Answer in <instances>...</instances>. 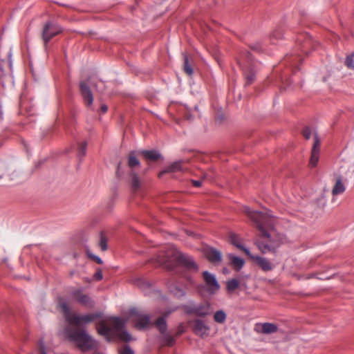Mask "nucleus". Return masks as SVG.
Listing matches in <instances>:
<instances>
[{"instance_id": "nucleus-36", "label": "nucleus", "mask_w": 354, "mask_h": 354, "mask_svg": "<svg viewBox=\"0 0 354 354\" xmlns=\"http://www.w3.org/2000/svg\"><path fill=\"white\" fill-rule=\"evenodd\" d=\"M118 352L119 354H134V351L129 345H124Z\"/></svg>"}, {"instance_id": "nucleus-40", "label": "nucleus", "mask_w": 354, "mask_h": 354, "mask_svg": "<svg viewBox=\"0 0 354 354\" xmlns=\"http://www.w3.org/2000/svg\"><path fill=\"white\" fill-rule=\"evenodd\" d=\"M39 351L40 354H47L44 342L41 339L39 343Z\"/></svg>"}, {"instance_id": "nucleus-3", "label": "nucleus", "mask_w": 354, "mask_h": 354, "mask_svg": "<svg viewBox=\"0 0 354 354\" xmlns=\"http://www.w3.org/2000/svg\"><path fill=\"white\" fill-rule=\"evenodd\" d=\"M157 261L160 265L171 270L176 266H181L191 272L198 270V266L191 256L182 253L173 245L165 246L158 255Z\"/></svg>"}, {"instance_id": "nucleus-46", "label": "nucleus", "mask_w": 354, "mask_h": 354, "mask_svg": "<svg viewBox=\"0 0 354 354\" xmlns=\"http://www.w3.org/2000/svg\"><path fill=\"white\" fill-rule=\"evenodd\" d=\"M183 333V326H180L179 328H178V331L177 333V335H180Z\"/></svg>"}, {"instance_id": "nucleus-17", "label": "nucleus", "mask_w": 354, "mask_h": 354, "mask_svg": "<svg viewBox=\"0 0 354 354\" xmlns=\"http://www.w3.org/2000/svg\"><path fill=\"white\" fill-rule=\"evenodd\" d=\"M184 163L183 160H178L172 164L169 165L168 167H167L164 170L161 171L158 176L161 177L162 175H164L166 173H174L178 171H183L184 170V168L183 167V165Z\"/></svg>"}, {"instance_id": "nucleus-8", "label": "nucleus", "mask_w": 354, "mask_h": 354, "mask_svg": "<svg viewBox=\"0 0 354 354\" xmlns=\"http://www.w3.org/2000/svg\"><path fill=\"white\" fill-rule=\"evenodd\" d=\"M129 315L135 317V327L139 330L145 329L151 324L150 316L139 311L137 308L130 309Z\"/></svg>"}, {"instance_id": "nucleus-7", "label": "nucleus", "mask_w": 354, "mask_h": 354, "mask_svg": "<svg viewBox=\"0 0 354 354\" xmlns=\"http://www.w3.org/2000/svg\"><path fill=\"white\" fill-rule=\"evenodd\" d=\"M183 309L187 314L198 317H205L211 313L210 304L207 302L199 304H189L184 305Z\"/></svg>"}, {"instance_id": "nucleus-21", "label": "nucleus", "mask_w": 354, "mask_h": 354, "mask_svg": "<svg viewBox=\"0 0 354 354\" xmlns=\"http://www.w3.org/2000/svg\"><path fill=\"white\" fill-rule=\"evenodd\" d=\"M130 176L131 177V189L133 192H137L141 187V180L133 171H131Z\"/></svg>"}, {"instance_id": "nucleus-12", "label": "nucleus", "mask_w": 354, "mask_h": 354, "mask_svg": "<svg viewBox=\"0 0 354 354\" xmlns=\"http://www.w3.org/2000/svg\"><path fill=\"white\" fill-rule=\"evenodd\" d=\"M80 89L84 103L87 106H91L93 102V95L88 86V82L81 81L80 83Z\"/></svg>"}, {"instance_id": "nucleus-32", "label": "nucleus", "mask_w": 354, "mask_h": 354, "mask_svg": "<svg viewBox=\"0 0 354 354\" xmlns=\"http://www.w3.org/2000/svg\"><path fill=\"white\" fill-rule=\"evenodd\" d=\"M163 335V342L164 343L169 346H171L175 343V339L174 337L168 335L167 333L162 334Z\"/></svg>"}, {"instance_id": "nucleus-5", "label": "nucleus", "mask_w": 354, "mask_h": 354, "mask_svg": "<svg viewBox=\"0 0 354 354\" xmlns=\"http://www.w3.org/2000/svg\"><path fill=\"white\" fill-rule=\"evenodd\" d=\"M237 62L243 71L245 84H251L255 80L257 62L252 59L251 54L248 51L242 52L238 57Z\"/></svg>"}, {"instance_id": "nucleus-44", "label": "nucleus", "mask_w": 354, "mask_h": 354, "mask_svg": "<svg viewBox=\"0 0 354 354\" xmlns=\"http://www.w3.org/2000/svg\"><path fill=\"white\" fill-rule=\"evenodd\" d=\"M192 185L196 187H199L201 185V180H192Z\"/></svg>"}, {"instance_id": "nucleus-48", "label": "nucleus", "mask_w": 354, "mask_h": 354, "mask_svg": "<svg viewBox=\"0 0 354 354\" xmlns=\"http://www.w3.org/2000/svg\"><path fill=\"white\" fill-rule=\"evenodd\" d=\"M194 110H195V111H198V106H195V107H194Z\"/></svg>"}, {"instance_id": "nucleus-22", "label": "nucleus", "mask_w": 354, "mask_h": 354, "mask_svg": "<svg viewBox=\"0 0 354 354\" xmlns=\"http://www.w3.org/2000/svg\"><path fill=\"white\" fill-rule=\"evenodd\" d=\"M232 265L237 270H240L244 265L245 261L243 259L236 257L232 254L228 255Z\"/></svg>"}, {"instance_id": "nucleus-20", "label": "nucleus", "mask_w": 354, "mask_h": 354, "mask_svg": "<svg viewBox=\"0 0 354 354\" xmlns=\"http://www.w3.org/2000/svg\"><path fill=\"white\" fill-rule=\"evenodd\" d=\"M140 153L149 160L156 161L161 158V154L156 150H143L140 151Z\"/></svg>"}, {"instance_id": "nucleus-28", "label": "nucleus", "mask_w": 354, "mask_h": 354, "mask_svg": "<svg viewBox=\"0 0 354 354\" xmlns=\"http://www.w3.org/2000/svg\"><path fill=\"white\" fill-rule=\"evenodd\" d=\"M87 143L86 142H82L78 143L77 147V157L80 160H82L86 153Z\"/></svg>"}, {"instance_id": "nucleus-43", "label": "nucleus", "mask_w": 354, "mask_h": 354, "mask_svg": "<svg viewBox=\"0 0 354 354\" xmlns=\"http://www.w3.org/2000/svg\"><path fill=\"white\" fill-rule=\"evenodd\" d=\"M176 310V308H171L165 310L162 317H165V319L173 312H174Z\"/></svg>"}, {"instance_id": "nucleus-42", "label": "nucleus", "mask_w": 354, "mask_h": 354, "mask_svg": "<svg viewBox=\"0 0 354 354\" xmlns=\"http://www.w3.org/2000/svg\"><path fill=\"white\" fill-rule=\"evenodd\" d=\"M93 277L97 281H100V280L102 279L103 276H102V272L101 270H97L96 271V272L95 273Z\"/></svg>"}, {"instance_id": "nucleus-2", "label": "nucleus", "mask_w": 354, "mask_h": 354, "mask_svg": "<svg viewBox=\"0 0 354 354\" xmlns=\"http://www.w3.org/2000/svg\"><path fill=\"white\" fill-rule=\"evenodd\" d=\"M243 212L254 222L259 230L261 235L267 239V241H257V245L260 251L263 253L275 252L280 243L275 240L272 232H268L265 227H270L272 225V218L274 216L272 212L265 209L262 212L253 211L249 207L245 206L243 208Z\"/></svg>"}, {"instance_id": "nucleus-30", "label": "nucleus", "mask_w": 354, "mask_h": 354, "mask_svg": "<svg viewBox=\"0 0 354 354\" xmlns=\"http://www.w3.org/2000/svg\"><path fill=\"white\" fill-rule=\"evenodd\" d=\"M140 165V161L136 157L135 152L131 151L129 154L128 165L129 167L133 168Z\"/></svg>"}, {"instance_id": "nucleus-9", "label": "nucleus", "mask_w": 354, "mask_h": 354, "mask_svg": "<svg viewBox=\"0 0 354 354\" xmlns=\"http://www.w3.org/2000/svg\"><path fill=\"white\" fill-rule=\"evenodd\" d=\"M321 141L317 131L314 132L313 144L311 149V156L310 159V165L311 167H315L319 161L320 153Z\"/></svg>"}, {"instance_id": "nucleus-4", "label": "nucleus", "mask_w": 354, "mask_h": 354, "mask_svg": "<svg viewBox=\"0 0 354 354\" xmlns=\"http://www.w3.org/2000/svg\"><path fill=\"white\" fill-rule=\"evenodd\" d=\"M127 322L128 319L111 317L106 321L99 322L97 330L98 333L104 336L108 341L118 339L122 342H128L132 339V336L126 329Z\"/></svg>"}, {"instance_id": "nucleus-13", "label": "nucleus", "mask_w": 354, "mask_h": 354, "mask_svg": "<svg viewBox=\"0 0 354 354\" xmlns=\"http://www.w3.org/2000/svg\"><path fill=\"white\" fill-rule=\"evenodd\" d=\"M71 295L80 304L87 308H92L94 306V302L90 297L84 294L81 289L73 290Z\"/></svg>"}, {"instance_id": "nucleus-23", "label": "nucleus", "mask_w": 354, "mask_h": 354, "mask_svg": "<svg viewBox=\"0 0 354 354\" xmlns=\"http://www.w3.org/2000/svg\"><path fill=\"white\" fill-rule=\"evenodd\" d=\"M155 325L158 328V329L159 330V331L161 334H165L167 332V326L165 317H158L155 322Z\"/></svg>"}, {"instance_id": "nucleus-29", "label": "nucleus", "mask_w": 354, "mask_h": 354, "mask_svg": "<svg viewBox=\"0 0 354 354\" xmlns=\"http://www.w3.org/2000/svg\"><path fill=\"white\" fill-rule=\"evenodd\" d=\"M180 114L187 120L192 121L194 119L192 111L187 106H183L180 110Z\"/></svg>"}, {"instance_id": "nucleus-6", "label": "nucleus", "mask_w": 354, "mask_h": 354, "mask_svg": "<svg viewBox=\"0 0 354 354\" xmlns=\"http://www.w3.org/2000/svg\"><path fill=\"white\" fill-rule=\"evenodd\" d=\"M62 32V28L57 24L53 21L46 22L43 28L41 38L44 41V47L46 48L48 43L56 35Z\"/></svg>"}, {"instance_id": "nucleus-37", "label": "nucleus", "mask_w": 354, "mask_h": 354, "mask_svg": "<svg viewBox=\"0 0 354 354\" xmlns=\"http://www.w3.org/2000/svg\"><path fill=\"white\" fill-rule=\"evenodd\" d=\"M282 37H283V34H282L281 30H278V29L274 30L270 35V38L272 40H273L274 39H279L282 38Z\"/></svg>"}, {"instance_id": "nucleus-35", "label": "nucleus", "mask_w": 354, "mask_h": 354, "mask_svg": "<svg viewBox=\"0 0 354 354\" xmlns=\"http://www.w3.org/2000/svg\"><path fill=\"white\" fill-rule=\"evenodd\" d=\"M100 246L102 251H105L107 250V239L103 235L102 233L101 234V236H100Z\"/></svg>"}, {"instance_id": "nucleus-10", "label": "nucleus", "mask_w": 354, "mask_h": 354, "mask_svg": "<svg viewBox=\"0 0 354 354\" xmlns=\"http://www.w3.org/2000/svg\"><path fill=\"white\" fill-rule=\"evenodd\" d=\"M203 277L209 293L214 294L219 290L220 286L214 274L209 273L208 271H204L203 272Z\"/></svg>"}, {"instance_id": "nucleus-31", "label": "nucleus", "mask_w": 354, "mask_h": 354, "mask_svg": "<svg viewBox=\"0 0 354 354\" xmlns=\"http://www.w3.org/2000/svg\"><path fill=\"white\" fill-rule=\"evenodd\" d=\"M239 286V282L236 279H232L227 282L226 288L229 292H233Z\"/></svg>"}, {"instance_id": "nucleus-25", "label": "nucleus", "mask_w": 354, "mask_h": 354, "mask_svg": "<svg viewBox=\"0 0 354 354\" xmlns=\"http://www.w3.org/2000/svg\"><path fill=\"white\" fill-rule=\"evenodd\" d=\"M183 70L185 73L188 75L192 76L194 73V71L191 64L189 62V57L187 54L183 53Z\"/></svg>"}, {"instance_id": "nucleus-19", "label": "nucleus", "mask_w": 354, "mask_h": 354, "mask_svg": "<svg viewBox=\"0 0 354 354\" xmlns=\"http://www.w3.org/2000/svg\"><path fill=\"white\" fill-rule=\"evenodd\" d=\"M230 240L231 243L232 245H234L235 247H236L237 248L243 251L245 254L250 255V250L241 244V239L236 234L232 233V232L230 233Z\"/></svg>"}, {"instance_id": "nucleus-38", "label": "nucleus", "mask_w": 354, "mask_h": 354, "mask_svg": "<svg viewBox=\"0 0 354 354\" xmlns=\"http://www.w3.org/2000/svg\"><path fill=\"white\" fill-rule=\"evenodd\" d=\"M204 179L212 180L214 179V169H211L208 171L205 172L203 175Z\"/></svg>"}, {"instance_id": "nucleus-50", "label": "nucleus", "mask_w": 354, "mask_h": 354, "mask_svg": "<svg viewBox=\"0 0 354 354\" xmlns=\"http://www.w3.org/2000/svg\"><path fill=\"white\" fill-rule=\"evenodd\" d=\"M2 178V176H0V178Z\"/></svg>"}, {"instance_id": "nucleus-33", "label": "nucleus", "mask_w": 354, "mask_h": 354, "mask_svg": "<svg viewBox=\"0 0 354 354\" xmlns=\"http://www.w3.org/2000/svg\"><path fill=\"white\" fill-rule=\"evenodd\" d=\"M317 131L315 129H313L310 127H305L302 131L303 136L306 139L308 140L310 138L311 136L313 135L314 136V132Z\"/></svg>"}, {"instance_id": "nucleus-24", "label": "nucleus", "mask_w": 354, "mask_h": 354, "mask_svg": "<svg viewBox=\"0 0 354 354\" xmlns=\"http://www.w3.org/2000/svg\"><path fill=\"white\" fill-rule=\"evenodd\" d=\"M169 291L177 298L183 297L186 295L184 289L174 284L169 286Z\"/></svg>"}, {"instance_id": "nucleus-26", "label": "nucleus", "mask_w": 354, "mask_h": 354, "mask_svg": "<svg viewBox=\"0 0 354 354\" xmlns=\"http://www.w3.org/2000/svg\"><path fill=\"white\" fill-rule=\"evenodd\" d=\"M226 319V314L223 310H219L215 312L214 315V320L218 324H223Z\"/></svg>"}, {"instance_id": "nucleus-27", "label": "nucleus", "mask_w": 354, "mask_h": 354, "mask_svg": "<svg viewBox=\"0 0 354 354\" xmlns=\"http://www.w3.org/2000/svg\"><path fill=\"white\" fill-rule=\"evenodd\" d=\"M133 283L136 286L142 290H145L151 287V284L146 279L140 277L134 279Z\"/></svg>"}, {"instance_id": "nucleus-47", "label": "nucleus", "mask_w": 354, "mask_h": 354, "mask_svg": "<svg viewBox=\"0 0 354 354\" xmlns=\"http://www.w3.org/2000/svg\"><path fill=\"white\" fill-rule=\"evenodd\" d=\"M227 272H228V270H227V269H225H225H223V272H224V273H227Z\"/></svg>"}, {"instance_id": "nucleus-11", "label": "nucleus", "mask_w": 354, "mask_h": 354, "mask_svg": "<svg viewBox=\"0 0 354 354\" xmlns=\"http://www.w3.org/2000/svg\"><path fill=\"white\" fill-rule=\"evenodd\" d=\"M203 254L205 258L213 264H218L222 261L221 252L214 248L208 247L204 248Z\"/></svg>"}, {"instance_id": "nucleus-49", "label": "nucleus", "mask_w": 354, "mask_h": 354, "mask_svg": "<svg viewBox=\"0 0 354 354\" xmlns=\"http://www.w3.org/2000/svg\"><path fill=\"white\" fill-rule=\"evenodd\" d=\"M188 280L190 281V283H192V279L189 278Z\"/></svg>"}, {"instance_id": "nucleus-45", "label": "nucleus", "mask_w": 354, "mask_h": 354, "mask_svg": "<svg viewBox=\"0 0 354 354\" xmlns=\"http://www.w3.org/2000/svg\"><path fill=\"white\" fill-rule=\"evenodd\" d=\"M100 109H101V111L104 113L107 111L108 107L105 104H102Z\"/></svg>"}, {"instance_id": "nucleus-1", "label": "nucleus", "mask_w": 354, "mask_h": 354, "mask_svg": "<svg viewBox=\"0 0 354 354\" xmlns=\"http://www.w3.org/2000/svg\"><path fill=\"white\" fill-rule=\"evenodd\" d=\"M59 306L63 312L65 320L68 323V325L64 329L66 338L74 343L82 351L94 348L97 342L86 330L73 328L72 326H81L89 324L97 318L99 315L95 313L77 315L72 313L70 306L66 301L60 302Z\"/></svg>"}, {"instance_id": "nucleus-16", "label": "nucleus", "mask_w": 354, "mask_h": 354, "mask_svg": "<svg viewBox=\"0 0 354 354\" xmlns=\"http://www.w3.org/2000/svg\"><path fill=\"white\" fill-rule=\"evenodd\" d=\"M277 326L272 323H263L256 326V330L263 334H272L277 331Z\"/></svg>"}, {"instance_id": "nucleus-14", "label": "nucleus", "mask_w": 354, "mask_h": 354, "mask_svg": "<svg viewBox=\"0 0 354 354\" xmlns=\"http://www.w3.org/2000/svg\"><path fill=\"white\" fill-rule=\"evenodd\" d=\"M192 328L194 333L201 337L208 335L209 327L203 320L196 319L192 322Z\"/></svg>"}, {"instance_id": "nucleus-18", "label": "nucleus", "mask_w": 354, "mask_h": 354, "mask_svg": "<svg viewBox=\"0 0 354 354\" xmlns=\"http://www.w3.org/2000/svg\"><path fill=\"white\" fill-rule=\"evenodd\" d=\"M346 190V186L343 182V178L341 176H338L335 178V183L332 189V194L337 196L343 194Z\"/></svg>"}, {"instance_id": "nucleus-41", "label": "nucleus", "mask_w": 354, "mask_h": 354, "mask_svg": "<svg viewBox=\"0 0 354 354\" xmlns=\"http://www.w3.org/2000/svg\"><path fill=\"white\" fill-rule=\"evenodd\" d=\"M250 48L255 51H261V46L259 42L252 44L250 45Z\"/></svg>"}, {"instance_id": "nucleus-34", "label": "nucleus", "mask_w": 354, "mask_h": 354, "mask_svg": "<svg viewBox=\"0 0 354 354\" xmlns=\"http://www.w3.org/2000/svg\"><path fill=\"white\" fill-rule=\"evenodd\" d=\"M345 64L348 68L354 69V53L346 57Z\"/></svg>"}, {"instance_id": "nucleus-15", "label": "nucleus", "mask_w": 354, "mask_h": 354, "mask_svg": "<svg viewBox=\"0 0 354 354\" xmlns=\"http://www.w3.org/2000/svg\"><path fill=\"white\" fill-rule=\"evenodd\" d=\"M252 259L257 265H258L262 270L265 272L270 271L273 269L274 266L272 263L266 258L260 256L254 255L250 252V255H248Z\"/></svg>"}, {"instance_id": "nucleus-39", "label": "nucleus", "mask_w": 354, "mask_h": 354, "mask_svg": "<svg viewBox=\"0 0 354 354\" xmlns=\"http://www.w3.org/2000/svg\"><path fill=\"white\" fill-rule=\"evenodd\" d=\"M87 255L91 259L95 260L98 264H102L103 263L102 260L99 257L91 254L89 251H87Z\"/></svg>"}]
</instances>
